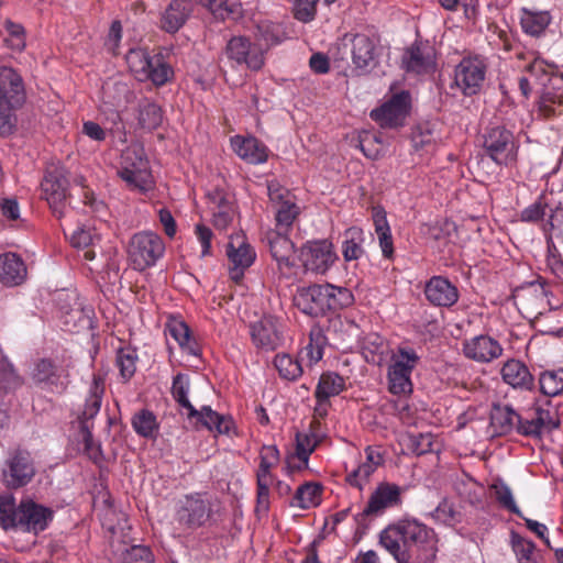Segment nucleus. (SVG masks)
I'll use <instances>...</instances> for the list:
<instances>
[{
	"label": "nucleus",
	"mask_w": 563,
	"mask_h": 563,
	"mask_svg": "<svg viewBox=\"0 0 563 563\" xmlns=\"http://www.w3.org/2000/svg\"><path fill=\"white\" fill-rule=\"evenodd\" d=\"M379 543L397 563H434L438 539L433 529L416 519H402L387 526Z\"/></svg>",
	"instance_id": "f257e3e1"
},
{
	"label": "nucleus",
	"mask_w": 563,
	"mask_h": 563,
	"mask_svg": "<svg viewBox=\"0 0 563 563\" xmlns=\"http://www.w3.org/2000/svg\"><path fill=\"white\" fill-rule=\"evenodd\" d=\"M52 518L53 511L49 508L33 500H24L15 506L12 496H0V525L4 529L16 528L38 533L46 529Z\"/></svg>",
	"instance_id": "f03ea898"
},
{
	"label": "nucleus",
	"mask_w": 563,
	"mask_h": 563,
	"mask_svg": "<svg viewBox=\"0 0 563 563\" xmlns=\"http://www.w3.org/2000/svg\"><path fill=\"white\" fill-rule=\"evenodd\" d=\"M26 99L22 76L12 67H0V135L10 134L15 125L13 111Z\"/></svg>",
	"instance_id": "7ed1b4c3"
},
{
	"label": "nucleus",
	"mask_w": 563,
	"mask_h": 563,
	"mask_svg": "<svg viewBox=\"0 0 563 563\" xmlns=\"http://www.w3.org/2000/svg\"><path fill=\"white\" fill-rule=\"evenodd\" d=\"M189 388L188 377L184 374H177L174 377L172 394L175 400L188 410V418L196 419L197 423L210 431H217L220 434H228L232 428V420L229 417L213 411L209 406H203L197 410L188 400L187 394Z\"/></svg>",
	"instance_id": "20e7f679"
},
{
	"label": "nucleus",
	"mask_w": 563,
	"mask_h": 563,
	"mask_svg": "<svg viewBox=\"0 0 563 563\" xmlns=\"http://www.w3.org/2000/svg\"><path fill=\"white\" fill-rule=\"evenodd\" d=\"M103 527L110 533V547L114 555L119 558L118 563H153V554L147 547L130 544L126 519L118 525H112L109 518H106Z\"/></svg>",
	"instance_id": "39448f33"
},
{
	"label": "nucleus",
	"mask_w": 563,
	"mask_h": 563,
	"mask_svg": "<svg viewBox=\"0 0 563 563\" xmlns=\"http://www.w3.org/2000/svg\"><path fill=\"white\" fill-rule=\"evenodd\" d=\"M104 393L103 379L95 376L89 389V395L81 413L79 415L80 432L84 442V450L93 462H98L101 457V449L96 444L92 439L91 429L93 423L91 420L97 416L101 407V400Z\"/></svg>",
	"instance_id": "423d86ee"
},
{
	"label": "nucleus",
	"mask_w": 563,
	"mask_h": 563,
	"mask_svg": "<svg viewBox=\"0 0 563 563\" xmlns=\"http://www.w3.org/2000/svg\"><path fill=\"white\" fill-rule=\"evenodd\" d=\"M165 246L159 235L144 231L135 233L128 246L129 260L136 271L153 266L164 254Z\"/></svg>",
	"instance_id": "0eeeda50"
},
{
	"label": "nucleus",
	"mask_w": 563,
	"mask_h": 563,
	"mask_svg": "<svg viewBox=\"0 0 563 563\" xmlns=\"http://www.w3.org/2000/svg\"><path fill=\"white\" fill-rule=\"evenodd\" d=\"M35 474V463L27 450L16 448L9 451L2 467V481L7 487H24L31 483Z\"/></svg>",
	"instance_id": "6e6552de"
},
{
	"label": "nucleus",
	"mask_w": 563,
	"mask_h": 563,
	"mask_svg": "<svg viewBox=\"0 0 563 563\" xmlns=\"http://www.w3.org/2000/svg\"><path fill=\"white\" fill-rule=\"evenodd\" d=\"M118 175L133 188H145L150 174L148 161L142 145L132 144L122 152Z\"/></svg>",
	"instance_id": "1a4fd4ad"
},
{
	"label": "nucleus",
	"mask_w": 563,
	"mask_h": 563,
	"mask_svg": "<svg viewBox=\"0 0 563 563\" xmlns=\"http://www.w3.org/2000/svg\"><path fill=\"white\" fill-rule=\"evenodd\" d=\"M68 185L67 172L63 166L52 164L46 168L41 183L42 194L53 213L58 218L64 214Z\"/></svg>",
	"instance_id": "9d476101"
},
{
	"label": "nucleus",
	"mask_w": 563,
	"mask_h": 563,
	"mask_svg": "<svg viewBox=\"0 0 563 563\" xmlns=\"http://www.w3.org/2000/svg\"><path fill=\"white\" fill-rule=\"evenodd\" d=\"M549 290L540 279L523 284L515 288L512 297L519 310L538 317L547 310H551V302L548 298Z\"/></svg>",
	"instance_id": "9b49d317"
},
{
	"label": "nucleus",
	"mask_w": 563,
	"mask_h": 563,
	"mask_svg": "<svg viewBox=\"0 0 563 563\" xmlns=\"http://www.w3.org/2000/svg\"><path fill=\"white\" fill-rule=\"evenodd\" d=\"M225 56L238 66L258 71L265 64V51L246 36H233L225 46Z\"/></svg>",
	"instance_id": "f8f14e48"
},
{
	"label": "nucleus",
	"mask_w": 563,
	"mask_h": 563,
	"mask_svg": "<svg viewBox=\"0 0 563 563\" xmlns=\"http://www.w3.org/2000/svg\"><path fill=\"white\" fill-rule=\"evenodd\" d=\"M67 372L52 358H38L30 373L33 384L44 390L62 394L67 388Z\"/></svg>",
	"instance_id": "ddd939ff"
},
{
	"label": "nucleus",
	"mask_w": 563,
	"mask_h": 563,
	"mask_svg": "<svg viewBox=\"0 0 563 563\" xmlns=\"http://www.w3.org/2000/svg\"><path fill=\"white\" fill-rule=\"evenodd\" d=\"M484 146L494 162L512 165L517 161V150L512 133L504 126L492 128L484 136Z\"/></svg>",
	"instance_id": "4468645a"
},
{
	"label": "nucleus",
	"mask_w": 563,
	"mask_h": 563,
	"mask_svg": "<svg viewBox=\"0 0 563 563\" xmlns=\"http://www.w3.org/2000/svg\"><path fill=\"white\" fill-rule=\"evenodd\" d=\"M419 357L411 349H399V354L388 369L389 391L394 395L411 393L410 375Z\"/></svg>",
	"instance_id": "2eb2a0df"
},
{
	"label": "nucleus",
	"mask_w": 563,
	"mask_h": 563,
	"mask_svg": "<svg viewBox=\"0 0 563 563\" xmlns=\"http://www.w3.org/2000/svg\"><path fill=\"white\" fill-rule=\"evenodd\" d=\"M410 96L407 91L394 95L387 102L379 108L373 109L371 118L382 128H398L405 122L409 113Z\"/></svg>",
	"instance_id": "dca6fc26"
},
{
	"label": "nucleus",
	"mask_w": 563,
	"mask_h": 563,
	"mask_svg": "<svg viewBox=\"0 0 563 563\" xmlns=\"http://www.w3.org/2000/svg\"><path fill=\"white\" fill-rule=\"evenodd\" d=\"M267 189L275 212L276 228L287 232L299 214V207L291 199L290 192L279 184L269 183Z\"/></svg>",
	"instance_id": "f3484780"
},
{
	"label": "nucleus",
	"mask_w": 563,
	"mask_h": 563,
	"mask_svg": "<svg viewBox=\"0 0 563 563\" xmlns=\"http://www.w3.org/2000/svg\"><path fill=\"white\" fill-rule=\"evenodd\" d=\"M212 507L209 500L199 494L188 495L183 500L176 512L178 523L187 529L202 527L211 517Z\"/></svg>",
	"instance_id": "a211bd4d"
},
{
	"label": "nucleus",
	"mask_w": 563,
	"mask_h": 563,
	"mask_svg": "<svg viewBox=\"0 0 563 563\" xmlns=\"http://www.w3.org/2000/svg\"><path fill=\"white\" fill-rule=\"evenodd\" d=\"M227 256L231 263L230 277L239 283L245 269L254 263L256 253L243 234H236L231 236L227 245Z\"/></svg>",
	"instance_id": "6ab92c4d"
},
{
	"label": "nucleus",
	"mask_w": 563,
	"mask_h": 563,
	"mask_svg": "<svg viewBox=\"0 0 563 563\" xmlns=\"http://www.w3.org/2000/svg\"><path fill=\"white\" fill-rule=\"evenodd\" d=\"M300 261L307 271L325 273L336 260L332 243L328 240L308 242L300 250Z\"/></svg>",
	"instance_id": "aec40b11"
},
{
	"label": "nucleus",
	"mask_w": 563,
	"mask_h": 563,
	"mask_svg": "<svg viewBox=\"0 0 563 563\" xmlns=\"http://www.w3.org/2000/svg\"><path fill=\"white\" fill-rule=\"evenodd\" d=\"M401 504V488L396 484L382 483L372 493L366 507L356 515V520L361 521L367 517H377L387 508Z\"/></svg>",
	"instance_id": "412c9836"
},
{
	"label": "nucleus",
	"mask_w": 563,
	"mask_h": 563,
	"mask_svg": "<svg viewBox=\"0 0 563 563\" xmlns=\"http://www.w3.org/2000/svg\"><path fill=\"white\" fill-rule=\"evenodd\" d=\"M486 67L479 59L465 58L455 69V84L465 96L476 95L484 82Z\"/></svg>",
	"instance_id": "4be33fe9"
},
{
	"label": "nucleus",
	"mask_w": 563,
	"mask_h": 563,
	"mask_svg": "<svg viewBox=\"0 0 563 563\" xmlns=\"http://www.w3.org/2000/svg\"><path fill=\"white\" fill-rule=\"evenodd\" d=\"M328 296L327 285H311L298 290L294 303L308 316H323L329 311Z\"/></svg>",
	"instance_id": "5701e85b"
},
{
	"label": "nucleus",
	"mask_w": 563,
	"mask_h": 563,
	"mask_svg": "<svg viewBox=\"0 0 563 563\" xmlns=\"http://www.w3.org/2000/svg\"><path fill=\"white\" fill-rule=\"evenodd\" d=\"M351 55L357 75L367 74L376 66V41L366 34H354L350 37Z\"/></svg>",
	"instance_id": "b1692460"
},
{
	"label": "nucleus",
	"mask_w": 563,
	"mask_h": 563,
	"mask_svg": "<svg viewBox=\"0 0 563 563\" xmlns=\"http://www.w3.org/2000/svg\"><path fill=\"white\" fill-rule=\"evenodd\" d=\"M253 343L265 351H274L282 345L283 335L277 319L273 316H263L251 325Z\"/></svg>",
	"instance_id": "393cba45"
},
{
	"label": "nucleus",
	"mask_w": 563,
	"mask_h": 563,
	"mask_svg": "<svg viewBox=\"0 0 563 563\" xmlns=\"http://www.w3.org/2000/svg\"><path fill=\"white\" fill-rule=\"evenodd\" d=\"M463 352L467 358L487 363L499 357L503 347L495 339L488 335H478L464 342Z\"/></svg>",
	"instance_id": "a878e982"
},
{
	"label": "nucleus",
	"mask_w": 563,
	"mask_h": 563,
	"mask_svg": "<svg viewBox=\"0 0 563 563\" xmlns=\"http://www.w3.org/2000/svg\"><path fill=\"white\" fill-rule=\"evenodd\" d=\"M424 295L437 307H451L459 299L457 288L442 276H433L426 284Z\"/></svg>",
	"instance_id": "bb28decb"
},
{
	"label": "nucleus",
	"mask_w": 563,
	"mask_h": 563,
	"mask_svg": "<svg viewBox=\"0 0 563 563\" xmlns=\"http://www.w3.org/2000/svg\"><path fill=\"white\" fill-rule=\"evenodd\" d=\"M26 275V266L18 254L9 252L0 255V282L4 286L21 285Z\"/></svg>",
	"instance_id": "cd10ccee"
},
{
	"label": "nucleus",
	"mask_w": 563,
	"mask_h": 563,
	"mask_svg": "<svg viewBox=\"0 0 563 563\" xmlns=\"http://www.w3.org/2000/svg\"><path fill=\"white\" fill-rule=\"evenodd\" d=\"M285 231H272L266 235L269 251L278 266L290 268L294 266V243L285 235Z\"/></svg>",
	"instance_id": "c85d7f7f"
},
{
	"label": "nucleus",
	"mask_w": 563,
	"mask_h": 563,
	"mask_svg": "<svg viewBox=\"0 0 563 563\" xmlns=\"http://www.w3.org/2000/svg\"><path fill=\"white\" fill-rule=\"evenodd\" d=\"M233 151L250 164H262L267 159V148L253 136H234L231 140Z\"/></svg>",
	"instance_id": "c756f323"
},
{
	"label": "nucleus",
	"mask_w": 563,
	"mask_h": 563,
	"mask_svg": "<svg viewBox=\"0 0 563 563\" xmlns=\"http://www.w3.org/2000/svg\"><path fill=\"white\" fill-rule=\"evenodd\" d=\"M192 12L189 0H172L162 15V27L168 33L177 32Z\"/></svg>",
	"instance_id": "7c9ffc66"
},
{
	"label": "nucleus",
	"mask_w": 563,
	"mask_h": 563,
	"mask_svg": "<svg viewBox=\"0 0 563 563\" xmlns=\"http://www.w3.org/2000/svg\"><path fill=\"white\" fill-rule=\"evenodd\" d=\"M504 382L514 388L530 390L533 387V376L525 363L509 360L501 367Z\"/></svg>",
	"instance_id": "2f4dec72"
},
{
	"label": "nucleus",
	"mask_w": 563,
	"mask_h": 563,
	"mask_svg": "<svg viewBox=\"0 0 563 563\" xmlns=\"http://www.w3.org/2000/svg\"><path fill=\"white\" fill-rule=\"evenodd\" d=\"M518 413L508 405L495 404L490 410V423L493 435H506L510 433L517 423Z\"/></svg>",
	"instance_id": "473e14b6"
},
{
	"label": "nucleus",
	"mask_w": 563,
	"mask_h": 563,
	"mask_svg": "<svg viewBox=\"0 0 563 563\" xmlns=\"http://www.w3.org/2000/svg\"><path fill=\"white\" fill-rule=\"evenodd\" d=\"M366 460L356 470H354L347 477L346 481L362 489V481H367L369 476L376 471V468L383 464L384 459L379 451L372 446L365 449Z\"/></svg>",
	"instance_id": "72a5a7b5"
},
{
	"label": "nucleus",
	"mask_w": 563,
	"mask_h": 563,
	"mask_svg": "<svg viewBox=\"0 0 563 563\" xmlns=\"http://www.w3.org/2000/svg\"><path fill=\"white\" fill-rule=\"evenodd\" d=\"M364 232L362 229L352 227L343 234L342 254L345 261L358 260L364 254Z\"/></svg>",
	"instance_id": "f704fd0d"
},
{
	"label": "nucleus",
	"mask_w": 563,
	"mask_h": 563,
	"mask_svg": "<svg viewBox=\"0 0 563 563\" xmlns=\"http://www.w3.org/2000/svg\"><path fill=\"white\" fill-rule=\"evenodd\" d=\"M162 109L148 99H142L137 104V123L144 130H154L162 124Z\"/></svg>",
	"instance_id": "c9c22d12"
},
{
	"label": "nucleus",
	"mask_w": 563,
	"mask_h": 563,
	"mask_svg": "<svg viewBox=\"0 0 563 563\" xmlns=\"http://www.w3.org/2000/svg\"><path fill=\"white\" fill-rule=\"evenodd\" d=\"M100 236L91 229L79 228L70 235V243L74 247L84 249V258L92 261L96 257L95 246Z\"/></svg>",
	"instance_id": "e433bc0d"
},
{
	"label": "nucleus",
	"mask_w": 563,
	"mask_h": 563,
	"mask_svg": "<svg viewBox=\"0 0 563 563\" xmlns=\"http://www.w3.org/2000/svg\"><path fill=\"white\" fill-rule=\"evenodd\" d=\"M170 335L178 342L179 346L190 355H198L199 347L197 342L191 339L188 325L178 320H173L168 324Z\"/></svg>",
	"instance_id": "4c0bfd02"
},
{
	"label": "nucleus",
	"mask_w": 563,
	"mask_h": 563,
	"mask_svg": "<svg viewBox=\"0 0 563 563\" xmlns=\"http://www.w3.org/2000/svg\"><path fill=\"white\" fill-rule=\"evenodd\" d=\"M551 16L548 12H532L525 10L521 16L522 30L532 36H539L550 24Z\"/></svg>",
	"instance_id": "58836bf2"
},
{
	"label": "nucleus",
	"mask_w": 563,
	"mask_h": 563,
	"mask_svg": "<svg viewBox=\"0 0 563 563\" xmlns=\"http://www.w3.org/2000/svg\"><path fill=\"white\" fill-rule=\"evenodd\" d=\"M344 388V379L338 374L329 373L321 375L317 389L316 398L329 400L330 397L339 395Z\"/></svg>",
	"instance_id": "ea45409f"
},
{
	"label": "nucleus",
	"mask_w": 563,
	"mask_h": 563,
	"mask_svg": "<svg viewBox=\"0 0 563 563\" xmlns=\"http://www.w3.org/2000/svg\"><path fill=\"white\" fill-rule=\"evenodd\" d=\"M23 385V378L4 355H0V391L9 393Z\"/></svg>",
	"instance_id": "a19ab883"
},
{
	"label": "nucleus",
	"mask_w": 563,
	"mask_h": 563,
	"mask_svg": "<svg viewBox=\"0 0 563 563\" xmlns=\"http://www.w3.org/2000/svg\"><path fill=\"white\" fill-rule=\"evenodd\" d=\"M539 113L544 118L563 115V93L544 91L539 100Z\"/></svg>",
	"instance_id": "79ce46f5"
},
{
	"label": "nucleus",
	"mask_w": 563,
	"mask_h": 563,
	"mask_svg": "<svg viewBox=\"0 0 563 563\" xmlns=\"http://www.w3.org/2000/svg\"><path fill=\"white\" fill-rule=\"evenodd\" d=\"M151 64L152 67L146 70L144 80L148 79L156 86H163L170 79L173 69L159 54L153 56Z\"/></svg>",
	"instance_id": "37998d69"
},
{
	"label": "nucleus",
	"mask_w": 563,
	"mask_h": 563,
	"mask_svg": "<svg viewBox=\"0 0 563 563\" xmlns=\"http://www.w3.org/2000/svg\"><path fill=\"white\" fill-rule=\"evenodd\" d=\"M132 426L135 432L144 438H154L158 429L155 415L146 409L134 415Z\"/></svg>",
	"instance_id": "c03bdc74"
},
{
	"label": "nucleus",
	"mask_w": 563,
	"mask_h": 563,
	"mask_svg": "<svg viewBox=\"0 0 563 563\" xmlns=\"http://www.w3.org/2000/svg\"><path fill=\"white\" fill-rule=\"evenodd\" d=\"M429 65L428 58L424 56L422 48L419 44H413L406 49L402 56V67L407 71H415L420 74L427 70Z\"/></svg>",
	"instance_id": "a18cd8bd"
},
{
	"label": "nucleus",
	"mask_w": 563,
	"mask_h": 563,
	"mask_svg": "<svg viewBox=\"0 0 563 563\" xmlns=\"http://www.w3.org/2000/svg\"><path fill=\"white\" fill-rule=\"evenodd\" d=\"M152 59L153 56H150L146 51L141 48L130 49L126 54V63L139 80H144L146 70L152 67Z\"/></svg>",
	"instance_id": "49530a36"
},
{
	"label": "nucleus",
	"mask_w": 563,
	"mask_h": 563,
	"mask_svg": "<svg viewBox=\"0 0 563 563\" xmlns=\"http://www.w3.org/2000/svg\"><path fill=\"white\" fill-rule=\"evenodd\" d=\"M321 494V486L318 484L306 483L298 487L291 506H297L299 508L306 509L310 506H314L318 504V498Z\"/></svg>",
	"instance_id": "de8ad7c7"
},
{
	"label": "nucleus",
	"mask_w": 563,
	"mask_h": 563,
	"mask_svg": "<svg viewBox=\"0 0 563 563\" xmlns=\"http://www.w3.org/2000/svg\"><path fill=\"white\" fill-rule=\"evenodd\" d=\"M545 416L549 417V412L544 410H538L537 416L531 419H522L518 415L515 429L523 435L539 437L545 427Z\"/></svg>",
	"instance_id": "09e8293b"
},
{
	"label": "nucleus",
	"mask_w": 563,
	"mask_h": 563,
	"mask_svg": "<svg viewBox=\"0 0 563 563\" xmlns=\"http://www.w3.org/2000/svg\"><path fill=\"white\" fill-rule=\"evenodd\" d=\"M540 390L547 396H556L563 391V367L541 374Z\"/></svg>",
	"instance_id": "8fccbe9b"
},
{
	"label": "nucleus",
	"mask_w": 563,
	"mask_h": 563,
	"mask_svg": "<svg viewBox=\"0 0 563 563\" xmlns=\"http://www.w3.org/2000/svg\"><path fill=\"white\" fill-rule=\"evenodd\" d=\"M318 444V440L313 433L303 434L300 432L296 433V457L302 463V465L297 466L298 470L302 467H307L309 456L314 451Z\"/></svg>",
	"instance_id": "3c124183"
},
{
	"label": "nucleus",
	"mask_w": 563,
	"mask_h": 563,
	"mask_svg": "<svg viewBox=\"0 0 563 563\" xmlns=\"http://www.w3.org/2000/svg\"><path fill=\"white\" fill-rule=\"evenodd\" d=\"M325 285L329 294V311H338L342 308L352 305L354 297L353 294L347 288L336 287L330 284Z\"/></svg>",
	"instance_id": "603ef678"
},
{
	"label": "nucleus",
	"mask_w": 563,
	"mask_h": 563,
	"mask_svg": "<svg viewBox=\"0 0 563 563\" xmlns=\"http://www.w3.org/2000/svg\"><path fill=\"white\" fill-rule=\"evenodd\" d=\"M490 488L494 492L496 500L503 508L507 509L511 514L522 517L520 509L515 503L511 489L507 484L503 481H496Z\"/></svg>",
	"instance_id": "864d4df0"
},
{
	"label": "nucleus",
	"mask_w": 563,
	"mask_h": 563,
	"mask_svg": "<svg viewBox=\"0 0 563 563\" xmlns=\"http://www.w3.org/2000/svg\"><path fill=\"white\" fill-rule=\"evenodd\" d=\"M274 364L279 375L285 379L295 380L302 374L300 363L289 355H276Z\"/></svg>",
	"instance_id": "5fc2aeb1"
},
{
	"label": "nucleus",
	"mask_w": 563,
	"mask_h": 563,
	"mask_svg": "<svg viewBox=\"0 0 563 563\" xmlns=\"http://www.w3.org/2000/svg\"><path fill=\"white\" fill-rule=\"evenodd\" d=\"M206 8L216 19L225 20L236 13L238 5L229 0H195Z\"/></svg>",
	"instance_id": "6e6d98bb"
},
{
	"label": "nucleus",
	"mask_w": 563,
	"mask_h": 563,
	"mask_svg": "<svg viewBox=\"0 0 563 563\" xmlns=\"http://www.w3.org/2000/svg\"><path fill=\"white\" fill-rule=\"evenodd\" d=\"M358 147L371 159H377L383 153V144L379 137L367 131L360 134Z\"/></svg>",
	"instance_id": "4d7b16f0"
},
{
	"label": "nucleus",
	"mask_w": 563,
	"mask_h": 563,
	"mask_svg": "<svg viewBox=\"0 0 563 563\" xmlns=\"http://www.w3.org/2000/svg\"><path fill=\"white\" fill-rule=\"evenodd\" d=\"M9 37L5 38L8 46L16 52H22L26 46L24 27L11 20H5L3 24Z\"/></svg>",
	"instance_id": "13d9d810"
},
{
	"label": "nucleus",
	"mask_w": 563,
	"mask_h": 563,
	"mask_svg": "<svg viewBox=\"0 0 563 563\" xmlns=\"http://www.w3.org/2000/svg\"><path fill=\"white\" fill-rule=\"evenodd\" d=\"M137 355L134 350L120 349L117 354V364L120 368L121 376L128 380L136 369Z\"/></svg>",
	"instance_id": "bf43d9fd"
},
{
	"label": "nucleus",
	"mask_w": 563,
	"mask_h": 563,
	"mask_svg": "<svg viewBox=\"0 0 563 563\" xmlns=\"http://www.w3.org/2000/svg\"><path fill=\"white\" fill-rule=\"evenodd\" d=\"M411 142L416 151H428L435 142L434 132L428 123L420 124L412 131Z\"/></svg>",
	"instance_id": "052dcab7"
},
{
	"label": "nucleus",
	"mask_w": 563,
	"mask_h": 563,
	"mask_svg": "<svg viewBox=\"0 0 563 563\" xmlns=\"http://www.w3.org/2000/svg\"><path fill=\"white\" fill-rule=\"evenodd\" d=\"M320 338H321V330L313 329L310 332V342L300 352L301 358L306 357L309 362V365H312L322 358L323 350H322L321 343L319 342Z\"/></svg>",
	"instance_id": "680f3d73"
},
{
	"label": "nucleus",
	"mask_w": 563,
	"mask_h": 563,
	"mask_svg": "<svg viewBox=\"0 0 563 563\" xmlns=\"http://www.w3.org/2000/svg\"><path fill=\"white\" fill-rule=\"evenodd\" d=\"M432 445L433 437L430 433H418L409 437L408 448L417 455L431 452Z\"/></svg>",
	"instance_id": "e2e57ef3"
},
{
	"label": "nucleus",
	"mask_w": 563,
	"mask_h": 563,
	"mask_svg": "<svg viewBox=\"0 0 563 563\" xmlns=\"http://www.w3.org/2000/svg\"><path fill=\"white\" fill-rule=\"evenodd\" d=\"M319 0H295L294 15L301 22H310L316 15V4Z\"/></svg>",
	"instance_id": "0e129e2a"
},
{
	"label": "nucleus",
	"mask_w": 563,
	"mask_h": 563,
	"mask_svg": "<svg viewBox=\"0 0 563 563\" xmlns=\"http://www.w3.org/2000/svg\"><path fill=\"white\" fill-rule=\"evenodd\" d=\"M257 29L261 40H263L267 46L279 44L285 38V33L278 25L262 24L258 25Z\"/></svg>",
	"instance_id": "69168bd1"
},
{
	"label": "nucleus",
	"mask_w": 563,
	"mask_h": 563,
	"mask_svg": "<svg viewBox=\"0 0 563 563\" xmlns=\"http://www.w3.org/2000/svg\"><path fill=\"white\" fill-rule=\"evenodd\" d=\"M512 549L519 562H529L534 550V544L532 541L512 533Z\"/></svg>",
	"instance_id": "338daca9"
},
{
	"label": "nucleus",
	"mask_w": 563,
	"mask_h": 563,
	"mask_svg": "<svg viewBox=\"0 0 563 563\" xmlns=\"http://www.w3.org/2000/svg\"><path fill=\"white\" fill-rule=\"evenodd\" d=\"M456 515L457 512L448 500H442L432 514L435 520L445 525H452L456 520Z\"/></svg>",
	"instance_id": "774afa93"
}]
</instances>
